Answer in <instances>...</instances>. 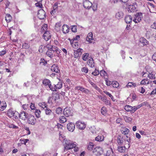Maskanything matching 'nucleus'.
Returning <instances> with one entry per match:
<instances>
[{
    "label": "nucleus",
    "instance_id": "1",
    "mask_svg": "<svg viewBox=\"0 0 156 156\" xmlns=\"http://www.w3.org/2000/svg\"><path fill=\"white\" fill-rule=\"evenodd\" d=\"M127 136L126 135L124 136L121 137L119 135L117 138V142L118 145L121 146L123 144L124 142L126 143V142H128V144L129 145V141L130 139H129L128 140Z\"/></svg>",
    "mask_w": 156,
    "mask_h": 156
},
{
    "label": "nucleus",
    "instance_id": "2",
    "mask_svg": "<svg viewBox=\"0 0 156 156\" xmlns=\"http://www.w3.org/2000/svg\"><path fill=\"white\" fill-rule=\"evenodd\" d=\"M7 115L10 118L13 117V119H18V113L17 112L13 110L9 109L7 111Z\"/></svg>",
    "mask_w": 156,
    "mask_h": 156
},
{
    "label": "nucleus",
    "instance_id": "3",
    "mask_svg": "<svg viewBox=\"0 0 156 156\" xmlns=\"http://www.w3.org/2000/svg\"><path fill=\"white\" fill-rule=\"evenodd\" d=\"M76 145L73 143L70 142V141L66 140L64 144V148L66 150L72 149L76 146Z\"/></svg>",
    "mask_w": 156,
    "mask_h": 156
},
{
    "label": "nucleus",
    "instance_id": "4",
    "mask_svg": "<svg viewBox=\"0 0 156 156\" xmlns=\"http://www.w3.org/2000/svg\"><path fill=\"white\" fill-rule=\"evenodd\" d=\"M27 119L28 123L31 125H34L36 122V119L34 116L32 115H29Z\"/></svg>",
    "mask_w": 156,
    "mask_h": 156
},
{
    "label": "nucleus",
    "instance_id": "5",
    "mask_svg": "<svg viewBox=\"0 0 156 156\" xmlns=\"http://www.w3.org/2000/svg\"><path fill=\"white\" fill-rule=\"evenodd\" d=\"M63 113L66 117L72 116L73 115V111L71 108L67 107L64 109Z\"/></svg>",
    "mask_w": 156,
    "mask_h": 156
},
{
    "label": "nucleus",
    "instance_id": "6",
    "mask_svg": "<svg viewBox=\"0 0 156 156\" xmlns=\"http://www.w3.org/2000/svg\"><path fill=\"white\" fill-rule=\"evenodd\" d=\"M103 152L102 148L100 147H96L93 150V153L96 156H100Z\"/></svg>",
    "mask_w": 156,
    "mask_h": 156
},
{
    "label": "nucleus",
    "instance_id": "7",
    "mask_svg": "<svg viewBox=\"0 0 156 156\" xmlns=\"http://www.w3.org/2000/svg\"><path fill=\"white\" fill-rule=\"evenodd\" d=\"M76 127L80 130L84 129L86 127L85 124L84 122L81 121H78L76 123Z\"/></svg>",
    "mask_w": 156,
    "mask_h": 156
},
{
    "label": "nucleus",
    "instance_id": "8",
    "mask_svg": "<svg viewBox=\"0 0 156 156\" xmlns=\"http://www.w3.org/2000/svg\"><path fill=\"white\" fill-rule=\"evenodd\" d=\"M28 114L26 112L23 111L21 112L20 114L18 113V118L19 117L21 119L25 121L28 116Z\"/></svg>",
    "mask_w": 156,
    "mask_h": 156
},
{
    "label": "nucleus",
    "instance_id": "9",
    "mask_svg": "<svg viewBox=\"0 0 156 156\" xmlns=\"http://www.w3.org/2000/svg\"><path fill=\"white\" fill-rule=\"evenodd\" d=\"M37 17L40 20L44 19L46 17L45 12L41 9L38 10Z\"/></svg>",
    "mask_w": 156,
    "mask_h": 156
},
{
    "label": "nucleus",
    "instance_id": "10",
    "mask_svg": "<svg viewBox=\"0 0 156 156\" xmlns=\"http://www.w3.org/2000/svg\"><path fill=\"white\" fill-rule=\"evenodd\" d=\"M142 16L141 13H136L135 15V18L133 20V21L135 23L140 22L141 20V17Z\"/></svg>",
    "mask_w": 156,
    "mask_h": 156
},
{
    "label": "nucleus",
    "instance_id": "11",
    "mask_svg": "<svg viewBox=\"0 0 156 156\" xmlns=\"http://www.w3.org/2000/svg\"><path fill=\"white\" fill-rule=\"evenodd\" d=\"M148 73L147 75V77L150 79L154 80L155 79V75L156 73L155 72L150 70V71H147Z\"/></svg>",
    "mask_w": 156,
    "mask_h": 156
},
{
    "label": "nucleus",
    "instance_id": "12",
    "mask_svg": "<svg viewBox=\"0 0 156 156\" xmlns=\"http://www.w3.org/2000/svg\"><path fill=\"white\" fill-rule=\"evenodd\" d=\"M83 50L81 48H79L74 51V56L75 58H77L80 56Z\"/></svg>",
    "mask_w": 156,
    "mask_h": 156
},
{
    "label": "nucleus",
    "instance_id": "13",
    "mask_svg": "<svg viewBox=\"0 0 156 156\" xmlns=\"http://www.w3.org/2000/svg\"><path fill=\"white\" fill-rule=\"evenodd\" d=\"M76 88L86 94H87L90 92L89 90L88 89L84 88L81 86H77L76 87Z\"/></svg>",
    "mask_w": 156,
    "mask_h": 156
},
{
    "label": "nucleus",
    "instance_id": "14",
    "mask_svg": "<svg viewBox=\"0 0 156 156\" xmlns=\"http://www.w3.org/2000/svg\"><path fill=\"white\" fill-rule=\"evenodd\" d=\"M92 4L91 2L88 0H86L83 2V6L85 8L89 9L92 5Z\"/></svg>",
    "mask_w": 156,
    "mask_h": 156
},
{
    "label": "nucleus",
    "instance_id": "15",
    "mask_svg": "<svg viewBox=\"0 0 156 156\" xmlns=\"http://www.w3.org/2000/svg\"><path fill=\"white\" fill-rule=\"evenodd\" d=\"M43 37L45 41H48L51 38V35L49 31H47L44 33Z\"/></svg>",
    "mask_w": 156,
    "mask_h": 156
},
{
    "label": "nucleus",
    "instance_id": "16",
    "mask_svg": "<svg viewBox=\"0 0 156 156\" xmlns=\"http://www.w3.org/2000/svg\"><path fill=\"white\" fill-rule=\"evenodd\" d=\"M75 128V125L72 122H70L67 125V129L69 131L73 132Z\"/></svg>",
    "mask_w": 156,
    "mask_h": 156
},
{
    "label": "nucleus",
    "instance_id": "17",
    "mask_svg": "<svg viewBox=\"0 0 156 156\" xmlns=\"http://www.w3.org/2000/svg\"><path fill=\"white\" fill-rule=\"evenodd\" d=\"M127 10L129 13L134 12L136 10V8L135 5H130L128 7Z\"/></svg>",
    "mask_w": 156,
    "mask_h": 156
},
{
    "label": "nucleus",
    "instance_id": "18",
    "mask_svg": "<svg viewBox=\"0 0 156 156\" xmlns=\"http://www.w3.org/2000/svg\"><path fill=\"white\" fill-rule=\"evenodd\" d=\"M69 30V27L67 25L64 24L62 26V30L64 34L68 33Z\"/></svg>",
    "mask_w": 156,
    "mask_h": 156
},
{
    "label": "nucleus",
    "instance_id": "19",
    "mask_svg": "<svg viewBox=\"0 0 156 156\" xmlns=\"http://www.w3.org/2000/svg\"><path fill=\"white\" fill-rule=\"evenodd\" d=\"M94 40L93 34L92 32L89 33L87 35L86 38V41L89 43H91V41Z\"/></svg>",
    "mask_w": 156,
    "mask_h": 156
},
{
    "label": "nucleus",
    "instance_id": "20",
    "mask_svg": "<svg viewBox=\"0 0 156 156\" xmlns=\"http://www.w3.org/2000/svg\"><path fill=\"white\" fill-rule=\"evenodd\" d=\"M124 109L127 112H131L132 113H134V106L132 107L129 105H126L124 107Z\"/></svg>",
    "mask_w": 156,
    "mask_h": 156
},
{
    "label": "nucleus",
    "instance_id": "21",
    "mask_svg": "<svg viewBox=\"0 0 156 156\" xmlns=\"http://www.w3.org/2000/svg\"><path fill=\"white\" fill-rule=\"evenodd\" d=\"M51 70L53 72H54L56 73H58L60 72V70L58 69V67L56 64H54L51 67Z\"/></svg>",
    "mask_w": 156,
    "mask_h": 156
},
{
    "label": "nucleus",
    "instance_id": "22",
    "mask_svg": "<svg viewBox=\"0 0 156 156\" xmlns=\"http://www.w3.org/2000/svg\"><path fill=\"white\" fill-rule=\"evenodd\" d=\"M127 148L125 146H119L118 147L117 150L119 152L122 153H123L125 152Z\"/></svg>",
    "mask_w": 156,
    "mask_h": 156
},
{
    "label": "nucleus",
    "instance_id": "23",
    "mask_svg": "<svg viewBox=\"0 0 156 156\" xmlns=\"http://www.w3.org/2000/svg\"><path fill=\"white\" fill-rule=\"evenodd\" d=\"M6 102L4 101H2L0 104V110L3 111L6 108Z\"/></svg>",
    "mask_w": 156,
    "mask_h": 156
},
{
    "label": "nucleus",
    "instance_id": "24",
    "mask_svg": "<svg viewBox=\"0 0 156 156\" xmlns=\"http://www.w3.org/2000/svg\"><path fill=\"white\" fill-rule=\"evenodd\" d=\"M132 20V17L129 15L126 16L125 19V21L127 24H130L131 23Z\"/></svg>",
    "mask_w": 156,
    "mask_h": 156
},
{
    "label": "nucleus",
    "instance_id": "25",
    "mask_svg": "<svg viewBox=\"0 0 156 156\" xmlns=\"http://www.w3.org/2000/svg\"><path fill=\"white\" fill-rule=\"evenodd\" d=\"M140 42L143 46L146 45L148 43V42L145 38L141 37L140 40Z\"/></svg>",
    "mask_w": 156,
    "mask_h": 156
},
{
    "label": "nucleus",
    "instance_id": "26",
    "mask_svg": "<svg viewBox=\"0 0 156 156\" xmlns=\"http://www.w3.org/2000/svg\"><path fill=\"white\" fill-rule=\"evenodd\" d=\"M87 64L91 68H93L94 67V63L93 59L90 58L87 61Z\"/></svg>",
    "mask_w": 156,
    "mask_h": 156
},
{
    "label": "nucleus",
    "instance_id": "27",
    "mask_svg": "<svg viewBox=\"0 0 156 156\" xmlns=\"http://www.w3.org/2000/svg\"><path fill=\"white\" fill-rule=\"evenodd\" d=\"M121 131L122 134L126 135L129 132V130L127 128L123 127L122 128Z\"/></svg>",
    "mask_w": 156,
    "mask_h": 156
},
{
    "label": "nucleus",
    "instance_id": "28",
    "mask_svg": "<svg viewBox=\"0 0 156 156\" xmlns=\"http://www.w3.org/2000/svg\"><path fill=\"white\" fill-rule=\"evenodd\" d=\"M101 76L104 77L105 79H107L108 77L107 73L103 70H101L99 72Z\"/></svg>",
    "mask_w": 156,
    "mask_h": 156
},
{
    "label": "nucleus",
    "instance_id": "29",
    "mask_svg": "<svg viewBox=\"0 0 156 156\" xmlns=\"http://www.w3.org/2000/svg\"><path fill=\"white\" fill-rule=\"evenodd\" d=\"M123 16V13L122 12H117L115 15L116 18L118 20L122 18Z\"/></svg>",
    "mask_w": 156,
    "mask_h": 156
},
{
    "label": "nucleus",
    "instance_id": "30",
    "mask_svg": "<svg viewBox=\"0 0 156 156\" xmlns=\"http://www.w3.org/2000/svg\"><path fill=\"white\" fill-rule=\"evenodd\" d=\"M101 112L103 115L106 116L107 114V108L105 107H103L101 108Z\"/></svg>",
    "mask_w": 156,
    "mask_h": 156
},
{
    "label": "nucleus",
    "instance_id": "31",
    "mask_svg": "<svg viewBox=\"0 0 156 156\" xmlns=\"http://www.w3.org/2000/svg\"><path fill=\"white\" fill-rule=\"evenodd\" d=\"M62 25L61 23L60 22H59L56 23L55 25V30L57 31H58L60 30V27Z\"/></svg>",
    "mask_w": 156,
    "mask_h": 156
},
{
    "label": "nucleus",
    "instance_id": "32",
    "mask_svg": "<svg viewBox=\"0 0 156 156\" xmlns=\"http://www.w3.org/2000/svg\"><path fill=\"white\" fill-rule=\"evenodd\" d=\"M46 54L50 58H52L54 55L52 50H48L46 53Z\"/></svg>",
    "mask_w": 156,
    "mask_h": 156
},
{
    "label": "nucleus",
    "instance_id": "33",
    "mask_svg": "<svg viewBox=\"0 0 156 156\" xmlns=\"http://www.w3.org/2000/svg\"><path fill=\"white\" fill-rule=\"evenodd\" d=\"M62 82L61 81H59V82H58V83L55 86L56 90L57 89H60L62 87Z\"/></svg>",
    "mask_w": 156,
    "mask_h": 156
},
{
    "label": "nucleus",
    "instance_id": "34",
    "mask_svg": "<svg viewBox=\"0 0 156 156\" xmlns=\"http://www.w3.org/2000/svg\"><path fill=\"white\" fill-rule=\"evenodd\" d=\"M42 83L44 85H45V86L48 85V86L51 83L50 80H49L47 79L44 80L43 81Z\"/></svg>",
    "mask_w": 156,
    "mask_h": 156
},
{
    "label": "nucleus",
    "instance_id": "35",
    "mask_svg": "<svg viewBox=\"0 0 156 156\" xmlns=\"http://www.w3.org/2000/svg\"><path fill=\"white\" fill-rule=\"evenodd\" d=\"M94 146V144L93 143L90 142L87 145V149L88 150L91 151L93 150Z\"/></svg>",
    "mask_w": 156,
    "mask_h": 156
},
{
    "label": "nucleus",
    "instance_id": "36",
    "mask_svg": "<svg viewBox=\"0 0 156 156\" xmlns=\"http://www.w3.org/2000/svg\"><path fill=\"white\" fill-rule=\"evenodd\" d=\"M41 111L40 110L35 109V115L36 117L39 118L41 117Z\"/></svg>",
    "mask_w": 156,
    "mask_h": 156
},
{
    "label": "nucleus",
    "instance_id": "37",
    "mask_svg": "<svg viewBox=\"0 0 156 156\" xmlns=\"http://www.w3.org/2000/svg\"><path fill=\"white\" fill-rule=\"evenodd\" d=\"M104 137L103 136H98L95 138V140L99 142H101L104 140Z\"/></svg>",
    "mask_w": 156,
    "mask_h": 156
},
{
    "label": "nucleus",
    "instance_id": "38",
    "mask_svg": "<svg viewBox=\"0 0 156 156\" xmlns=\"http://www.w3.org/2000/svg\"><path fill=\"white\" fill-rule=\"evenodd\" d=\"M101 99L105 104L107 105H110V101L109 100L110 98H101Z\"/></svg>",
    "mask_w": 156,
    "mask_h": 156
},
{
    "label": "nucleus",
    "instance_id": "39",
    "mask_svg": "<svg viewBox=\"0 0 156 156\" xmlns=\"http://www.w3.org/2000/svg\"><path fill=\"white\" fill-rule=\"evenodd\" d=\"M67 121L66 118L64 116H61L59 118V122L61 123H64Z\"/></svg>",
    "mask_w": 156,
    "mask_h": 156
},
{
    "label": "nucleus",
    "instance_id": "40",
    "mask_svg": "<svg viewBox=\"0 0 156 156\" xmlns=\"http://www.w3.org/2000/svg\"><path fill=\"white\" fill-rule=\"evenodd\" d=\"M149 81L148 79L147 78L144 79H143L141 82L140 84H149Z\"/></svg>",
    "mask_w": 156,
    "mask_h": 156
},
{
    "label": "nucleus",
    "instance_id": "41",
    "mask_svg": "<svg viewBox=\"0 0 156 156\" xmlns=\"http://www.w3.org/2000/svg\"><path fill=\"white\" fill-rule=\"evenodd\" d=\"M89 54L88 53H85L83 54L82 56V59L84 61H86L88 58Z\"/></svg>",
    "mask_w": 156,
    "mask_h": 156
},
{
    "label": "nucleus",
    "instance_id": "42",
    "mask_svg": "<svg viewBox=\"0 0 156 156\" xmlns=\"http://www.w3.org/2000/svg\"><path fill=\"white\" fill-rule=\"evenodd\" d=\"M12 19V17L9 14H7L5 17V20L8 23L11 21Z\"/></svg>",
    "mask_w": 156,
    "mask_h": 156
},
{
    "label": "nucleus",
    "instance_id": "43",
    "mask_svg": "<svg viewBox=\"0 0 156 156\" xmlns=\"http://www.w3.org/2000/svg\"><path fill=\"white\" fill-rule=\"evenodd\" d=\"M29 141V140L28 139H21L20 140V141L21 142V144H24L25 145H26V143Z\"/></svg>",
    "mask_w": 156,
    "mask_h": 156
},
{
    "label": "nucleus",
    "instance_id": "44",
    "mask_svg": "<svg viewBox=\"0 0 156 156\" xmlns=\"http://www.w3.org/2000/svg\"><path fill=\"white\" fill-rule=\"evenodd\" d=\"M124 119L125 122H130L132 121V119L127 116H124Z\"/></svg>",
    "mask_w": 156,
    "mask_h": 156
},
{
    "label": "nucleus",
    "instance_id": "45",
    "mask_svg": "<svg viewBox=\"0 0 156 156\" xmlns=\"http://www.w3.org/2000/svg\"><path fill=\"white\" fill-rule=\"evenodd\" d=\"M38 105L40 107L43 108L47 107V105L45 102H40L38 104Z\"/></svg>",
    "mask_w": 156,
    "mask_h": 156
},
{
    "label": "nucleus",
    "instance_id": "46",
    "mask_svg": "<svg viewBox=\"0 0 156 156\" xmlns=\"http://www.w3.org/2000/svg\"><path fill=\"white\" fill-rule=\"evenodd\" d=\"M23 48L25 49H27L30 47V44L28 43H24L22 45Z\"/></svg>",
    "mask_w": 156,
    "mask_h": 156
},
{
    "label": "nucleus",
    "instance_id": "47",
    "mask_svg": "<svg viewBox=\"0 0 156 156\" xmlns=\"http://www.w3.org/2000/svg\"><path fill=\"white\" fill-rule=\"evenodd\" d=\"M45 112L46 115H50L51 114L52 112L51 109L46 108L45 109Z\"/></svg>",
    "mask_w": 156,
    "mask_h": 156
},
{
    "label": "nucleus",
    "instance_id": "48",
    "mask_svg": "<svg viewBox=\"0 0 156 156\" xmlns=\"http://www.w3.org/2000/svg\"><path fill=\"white\" fill-rule=\"evenodd\" d=\"M91 85L95 89L98 91H99L100 88L97 86V85L95 83H94L92 82L90 83Z\"/></svg>",
    "mask_w": 156,
    "mask_h": 156
},
{
    "label": "nucleus",
    "instance_id": "49",
    "mask_svg": "<svg viewBox=\"0 0 156 156\" xmlns=\"http://www.w3.org/2000/svg\"><path fill=\"white\" fill-rule=\"evenodd\" d=\"M54 47L49 44H48L46 45V47L48 49V50H52Z\"/></svg>",
    "mask_w": 156,
    "mask_h": 156
},
{
    "label": "nucleus",
    "instance_id": "50",
    "mask_svg": "<svg viewBox=\"0 0 156 156\" xmlns=\"http://www.w3.org/2000/svg\"><path fill=\"white\" fill-rule=\"evenodd\" d=\"M45 48V46L44 45H41L39 48V51L40 53L43 52L44 51V49Z\"/></svg>",
    "mask_w": 156,
    "mask_h": 156
},
{
    "label": "nucleus",
    "instance_id": "51",
    "mask_svg": "<svg viewBox=\"0 0 156 156\" xmlns=\"http://www.w3.org/2000/svg\"><path fill=\"white\" fill-rule=\"evenodd\" d=\"M62 108L58 107L56 109V113L57 114H59L62 113Z\"/></svg>",
    "mask_w": 156,
    "mask_h": 156
},
{
    "label": "nucleus",
    "instance_id": "52",
    "mask_svg": "<svg viewBox=\"0 0 156 156\" xmlns=\"http://www.w3.org/2000/svg\"><path fill=\"white\" fill-rule=\"evenodd\" d=\"M99 72L98 70L95 69L94 72L92 73V74L94 76H96L99 75Z\"/></svg>",
    "mask_w": 156,
    "mask_h": 156
},
{
    "label": "nucleus",
    "instance_id": "53",
    "mask_svg": "<svg viewBox=\"0 0 156 156\" xmlns=\"http://www.w3.org/2000/svg\"><path fill=\"white\" fill-rule=\"evenodd\" d=\"M142 106V105L141 104H140V105L136 106H134V112L136 111L137 109L139 108H140Z\"/></svg>",
    "mask_w": 156,
    "mask_h": 156
},
{
    "label": "nucleus",
    "instance_id": "54",
    "mask_svg": "<svg viewBox=\"0 0 156 156\" xmlns=\"http://www.w3.org/2000/svg\"><path fill=\"white\" fill-rule=\"evenodd\" d=\"M88 68L86 67H83L81 69V71L82 72L85 73H87L88 72Z\"/></svg>",
    "mask_w": 156,
    "mask_h": 156
},
{
    "label": "nucleus",
    "instance_id": "55",
    "mask_svg": "<svg viewBox=\"0 0 156 156\" xmlns=\"http://www.w3.org/2000/svg\"><path fill=\"white\" fill-rule=\"evenodd\" d=\"M30 108L32 110H35L36 108V107H35L34 104H33L32 103H30Z\"/></svg>",
    "mask_w": 156,
    "mask_h": 156
},
{
    "label": "nucleus",
    "instance_id": "56",
    "mask_svg": "<svg viewBox=\"0 0 156 156\" xmlns=\"http://www.w3.org/2000/svg\"><path fill=\"white\" fill-rule=\"evenodd\" d=\"M57 126L58 129H63V128H65V127L62 124L59 123H57Z\"/></svg>",
    "mask_w": 156,
    "mask_h": 156
},
{
    "label": "nucleus",
    "instance_id": "57",
    "mask_svg": "<svg viewBox=\"0 0 156 156\" xmlns=\"http://www.w3.org/2000/svg\"><path fill=\"white\" fill-rule=\"evenodd\" d=\"M6 51L5 49L2 50V51H0V56H3L6 53Z\"/></svg>",
    "mask_w": 156,
    "mask_h": 156
},
{
    "label": "nucleus",
    "instance_id": "58",
    "mask_svg": "<svg viewBox=\"0 0 156 156\" xmlns=\"http://www.w3.org/2000/svg\"><path fill=\"white\" fill-rule=\"evenodd\" d=\"M48 87L50 88V89L52 91H56V90L55 89V86L54 87H53L51 85V83L49 85Z\"/></svg>",
    "mask_w": 156,
    "mask_h": 156
},
{
    "label": "nucleus",
    "instance_id": "59",
    "mask_svg": "<svg viewBox=\"0 0 156 156\" xmlns=\"http://www.w3.org/2000/svg\"><path fill=\"white\" fill-rule=\"evenodd\" d=\"M76 26L74 25L72 26L71 29L72 31L74 32H76Z\"/></svg>",
    "mask_w": 156,
    "mask_h": 156
},
{
    "label": "nucleus",
    "instance_id": "60",
    "mask_svg": "<svg viewBox=\"0 0 156 156\" xmlns=\"http://www.w3.org/2000/svg\"><path fill=\"white\" fill-rule=\"evenodd\" d=\"M121 55L122 57V58L124 59L125 58V52L124 51H121Z\"/></svg>",
    "mask_w": 156,
    "mask_h": 156
},
{
    "label": "nucleus",
    "instance_id": "61",
    "mask_svg": "<svg viewBox=\"0 0 156 156\" xmlns=\"http://www.w3.org/2000/svg\"><path fill=\"white\" fill-rule=\"evenodd\" d=\"M48 27V25L47 24H45L42 27L41 30H47Z\"/></svg>",
    "mask_w": 156,
    "mask_h": 156
},
{
    "label": "nucleus",
    "instance_id": "62",
    "mask_svg": "<svg viewBox=\"0 0 156 156\" xmlns=\"http://www.w3.org/2000/svg\"><path fill=\"white\" fill-rule=\"evenodd\" d=\"M40 2H37L35 4L36 6L41 8L42 6V4L40 3Z\"/></svg>",
    "mask_w": 156,
    "mask_h": 156
},
{
    "label": "nucleus",
    "instance_id": "63",
    "mask_svg": "<svg viewBox=\"0 0 156 156\" xmlns=\"http://www.w3.org/2000/svg\"><path fill=\"white\" fill-rule=\"evenodd\" d=\"M28 107V105L24 104L23 105V108L24 110H26Z\"/></svg>",
    "mask_w": 156,
    "mask_h": 156
},
{
    "label": "nucleus",
    "instance_id": "64",
    "mask_svg": "<svg viewBox=\"0 0 156 156\" xmlns=\"http://www.w3.org/2000/svg\"><path fill=\"white\" fill-rule=\"evenodd\" d=\"M59 49L57 47L55 46H54L53 47V48L52 50V51L53 52H56L57 51V50H58Z\"/></svg>",
    "mask_w": 156,
    "mask_h": 156
}]
</instances>
